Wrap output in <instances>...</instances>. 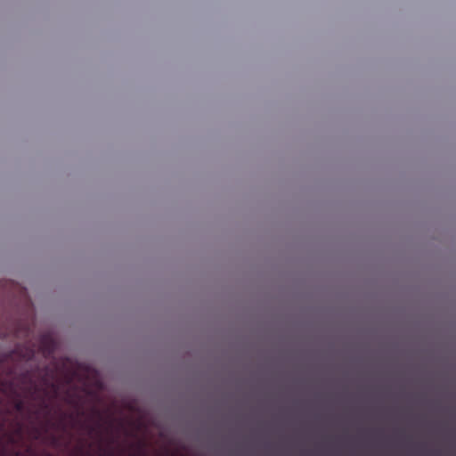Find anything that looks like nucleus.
<instances>
[{"label": "nucleus", "mask_w": 456, "mask_h": 456, "mask_svg": "<svg viewBox=\"0 0 456 456\" xmlns=\"http://www.w3.org/2000/svg\"><path fill=\"white\" fill-rule=\"evenodd\" d=\"M40 349L45 356L51 355L55 350V341L49 334H44L40 338Z\"/></svg>", "instance_id": "nucleus-2"}, {"label": "nucleus", "mask_w": 456, "mask_h": 456, "mask_svg": "<svg viewBox=\"0 0 456 456\" xmlns=\"http://www.w3.org/2000/svg\"><path fill=\"white\" fill-rule=\"evenodd\" d=\"M41 408L43 410L46 411L47 414L49 413V411H50L49 404L45 401L44 398L41 401Z\"/></svg>", "instance_id": "nucleus-8"}, {"label": "nucleus", "mask_w": 456, "mask_h": 456, "mask_svg": "<svg viewBox=\"0 0 456 456\" xmlns=\"http://www.w3.org/2000/svg\"><path fill=\"white\" fill-rule=\"evenodd\" d=\"M51 387H52L54 390H56V389H57V386H56L54 383H52V384H51Z\"/></svg>", "instance_id": "nucleus-12"}, {"label": "nucleus", "mask_w": 456, "mask_h": 456, "mask_svg": "<svg viewBox=\"0 0 456 456\" xmlns=\"http://www.w3.org/2000/svg\"><path fill=\"white\" fill-rule=\"evenodd\" d=\"M100 451H101V452L99 453L98 456H114V452L112 450L104 449L102 445H100Z\"/></svg>", "instance_id": "nucleus-5"}, {"label": "nucleus", "mask_w": 456, "mask_h": 456, "mask_svg": "<svg viewBox=\"0 0 456 456\" xmlns=\"http://www.w3.org/2000/svg\"><path fill=\"white\" fill-rule=\"evenodd\" d=\"M23 432V427L20 423L17 424L16 428L14 429V435L17 436H21Z\"/></svg>", "instance_id": "nucleus-7"}, {"label": "nucleus", "mask_w": 456, "mask_h": 456, "mask_svg": "<svg viewBox=\"0 0 456 456\" xmlns=\"http://www.w3.org/2000/svg\"><path fill=\"white\" fill-rule=\"evenodd\" d=\"M33 433H34V436H33L34 439H38L39 436H40V432H39L38 428H34Z\"/></svg>", "instance_id": "nucleus-10"}, {"label": "nucleus", "mask_w": 456, "mask_h": 456, "mask_svg": "<svg viewBox=\"0 0 456 456\" xmlns=\"http://www.w3.org/2000/svg\"><path fill=\"white\" fill-rule=\"evenodd\" d=\"M19 294L20 297L24 300V302L27 304L28 302L27 290L24 288H19Z\"/></svg>", "instance_id": "nucleus-6"}, {"label": "nucleus", "mask_w": 456, "mask_h": 456, "mask_svg": "<svg viewBox=\"0 0 456 456\" xmlns=\"http://www.w3.org/2000/svg\"><path fill=\"white\" fill-rule=\"evenodd\" d=\"M13 353L18 354L22 360L29 361L35 355V349L31 348V347H25V348L17 347L13 351Z\"/></svg>", "instance_id": "nucleus-3"}, {"label": "nucleus", "mask_w": 456, "mask_h": 456, "mask_svg": "<svg viewBox=\"0 0 456 456\" xmlns=\"http://www.w3.org/2000/svg\"><path fill=\"white\" fill-rule=\"evenodd\" d=\"M18 380L21 384V389L31 398L36 399L40 392V387L36 384L31 371L26 370L18 376Z\"/></svg>", "instance_id": "nucleus-1"}, {"label": "nucleus", "mask_w": 456, "mask_h": 456, "mask_svg": "<svg viewBox=\"0 0 456 456\" xmlns=\"http://www.w3.org/2000/svg\"><path fill=\"white\" fill-rule=\"evenodd\" d=\"M95 431V428L94 427L89 428V433L92 434Z\"/></svg>", "instance_id": "nucleus-11"}, {"label": "nucleus", "mask_w": 456, "mask_h": 456, "mask_svg": "<svg viewBox=\"0 0 456 456\" xmlns=\"http://www.w3.org/2000/svg\"><path fill=\"white\" fill-rule=\"evenodd\" d=\"M8 442H9L10 444H17V440H16V438L14 437V435H10V436H8Z\"/></svg>", "instance_id": "nucleus-9"}, {"label": "nucleus", "mask_w": 456, "mask_h": 456, "mask_svg": "<svg viewBox=\"0 0 456 456\" xmlns=\"http://www.w3.org/2000/svg\"><path fill=\"white\" fill-rule=\"evenodd\" d=\"M24 408H25V403L22 400L20 399H17L15 400L14 402V409L19 411V412H21L24 411Z\"/></svg>", "instance_id": "nucleus-4"}]
</instances>
